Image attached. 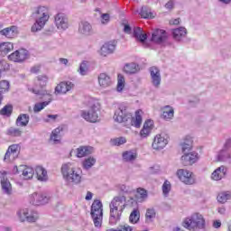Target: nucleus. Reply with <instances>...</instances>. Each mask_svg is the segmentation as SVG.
<instances>
[{"instance_id":"obj_1","label":"nucleus","mask_w":231,"mask_h":231,"mask_svg":"<svg viewBox=\"0 0 231 231\" xmlns=\"http://www.w3.org/2000/svg\"><path fill=\"white\" fill-rule=\"evenodd\" d=\"M114 119L119 124L125 125H133L134 127H140L142 125V116L139 111L135 112V117L129 112V108L125 104H121L116 110Z\"/></svg>"},{"instance_id":"obj_2","label":"nucleus","mask_w":231,"mask_h":231,"mask_svg":"<svg viewBox=\"0 0 231 231\" xmlns=\"http://www.w3.org/2000/svg\"><path fill=\"white\" fill-rule=\"evenodd\" d=\"M125 207V196H116L112 199L109 204V225H111V226H115V225L120 221V217H122V212H124Z\"/></svg>"},{"instance_id":"obj_3","label":"nucleus","mask_w":231,"mask_h":231,"mask_svg":"<svg viewBox=\"0 0 231 231\" xmlns=\"http://www.w3.org/2000/svg\"><path fill=\"white\" fill-rule=\"evenodd\" d=\"M61 174L67 183L79 185L82 181V171L73 166L71 162L65 163L61 166Z\"/></svg>"},{"instance_id":"obj_4","label":"nucleus","mask_w":231,"mask_h":231,"mask_svg":"<svg viewBox=\"0 0 231 231\" xmlns=\"http://www.w3.org/2000/svg\"><path fill=\"white\" fill-rule=\"evenodd\" d=\"M37 14L36 21L32 24L31 28V32L32 33H37V32H41L48 21H50V10L46 6H39L35 12Z\"/></svg>"},{"instance_id":"obj_5","label":"nucleus","mask_w":231,"mask_h":231,"mask_svg":"<svg viewBox=\"0 0 231 231\" xmlns=\"http://www.w3.org/2000/svg\"><path fill=\"white\" fill-rule=\"evenodd\" d=\"M182 226L187 230H203L205 228V218L199 213H194L190 217H186L182 222Z\"/></svg>"},{"instance_id":"obj_6","label":"nucleus","mask_w":231,"mask_h":231,"mask_svg":"<svg viewBox=\"0 0 231 231\" xmlns=\"http://www.w3.org/2000/svg\"><path fill=\"white\" fill-rule=\"evenodd\" d=\"M102 207V201L100 200H94L91 206L90 214L96 227L102 226V217H104V209Z\"/></svg>"},{"instance_id":"obj_7","label":"nucleus","mask_w":231,"mask_h":231,"mask_svg":"<svg viewBox=\"0 0 231 231\" xmlns=\"http://www.w3.org/2000/svg\"><path fill=\"white\" fill-rule=\"evenodd\" d=\"M32 93H34V95H39L40 97H49L48 101L36 103L33 106L34 113H41V111H42L44 107H46L47 106H50V104L51 103V96L48 95V93H46V90H39L35 88L32 89Z\"/></svg>"},{"instance_id":"obj_8","label":"nucleus","mask_w":231,"mask_h":231,"mask_svg":"<svg viewBox=\"0 0 231 231\" xmlns=\"http://www.w3.org/2000/svg\"><path fill=\"white\" fill-rule=\"evenodd\" d=\"M98 113H99L98 107L93 105L88 111L83 110L81 112V116L87 122L95 124L96 122H98Z\"/></svg>"},{"instance_id":"obj_9","label":"nucleus","mask_w":231,"mask_h":231,"mask_svg":"<svg viewBox=\"0 0 231 231\" xmlns=\"http://www.w3.org/2000/svg\"><path fill=\"white\" fill-rule=\"evenodd\" d=\"M177 176L179 180H180L185 185H194V183H196V178L194 177V174L189 171V170H178Z\"/></svg>"},{"instance_id":"obj_10","label":"nucleus","mask_w":231,"mask_h":231,"mask_svg":"<svg viewBox=\"0 0 231 231\" xmlns=\"http://www.w3.org/2000/svg\"><path fill=\"white\" fill-rule=\"evenodd\" d=\"M198 160H199V157L198 152L194 151L184 153L180 158V162L184 167H190V165H194Z\"/></svg>"},{"instance_id":"obj_11","label":"nucleus","mask_w":231,"mask_h":231,"mask_svg":"<svg viewBox=\"0 0 231 231\" xmlns=\"http://www.w3.org/2000/svg\"><path fill=\"white\" fill-rule=\"evenodd\" d=\"M167 143H169V135L160 134L154 137L152 147L155 151H160L161 149H163Z\"/></svg>"},{"instance_id":"obj_12","label":"nucleus","mask_w":231,"mask_h":231,"mask_svg":"<svg viewBox=\"0 0 231 231\" xmlns=\"http://www.w3.org/2000/svg\"><path fill=\"white\" fill-rule=\"evenodd\" d=\"M169 36L167 35V31L163 29H156L152 33L151 42L155 44H163L167 41Z\"/></svg>"},{"instance_id":"obj_13","label":"nucleus","mask_w":231,"mask_h":231,"mask_svg":"<svg viewBox=\"0 0 231 231\" xmlns=\"http://www.w3.org/2000/svg\"><path fill=\"white\" fill-rule=\"evenodd\" d=\"M31 205L39 207L41 205H46L50 201V196L46 194L32 193L29 199Z\"/></svg>"},{"instance_id":"obj_14","label":"nucleus","mask_w":231,"mask_h":231,"mask_svg":"<svg viewBox=\"0 0 231 231\" xmlns=\"http://www.w3.org/2000/svg\"><path fill=\"white\" fill-rule=\"evenodd\" d=\"M75 88V84L71 81H61L60 82L54 90L55 95H66V93L71 91Z\"/></svg>"},{"instance_id":"obj_15","label":"nucleus","mask_w":231,"mask_h":231,"mask_svg":"<svg viewBox=\"0 0 231 231\" xmlns=\"http://www.w3.org/2000/svg\"><path fill=\"white\" fill-rule=\"evenodd\" d=\"M149 70L152 86L154 88H160V85L162 84V74L160 73V69L157 67H151Z\"/></svg>"},{"instance_id":"obj_16","label":"nucleus","mask_w":231,"mask_h":231,"mask_svg":"<svg viewBox=\"0 0 231 231\" xmlns=\"http://www.w3.org/2000/svg\"><path fill=\"white\" fill-rule=\"evenodd\" d=\"M28 58V51L22 49L21 51H16L8 56L9 60L14 62H23Z\"/></svg>"},{"instance_id":"obj_17","label":"nucleus","mask_w":231,"mask_h":231,"mask_svg":"<svg viewBox=\"0 0 231 231\" xmlns=\"http://www.w3.org/2000/svg\"><path fill=\"white\" fill-rule=\"evenodd\" d=\"M55 24L58 30H68V16L66 14L60 13L55 15Z\"/></svg>"},{"instance_id":"obj_18","label":"nucleus","mask_w":231,"mask_h":231,"mask_svg":"<svg viewBox=\"0 0 231 231\" xmlns=\"http://www.w3.org/2000/svg\"><path fill=\"white\" fill-rule=\"evenodd\" d=\"M171 35L176 42H181L187 37V28L179 27L171 31Z\"/></svg>"},{"instance_id":"obj_19","label":"nucleus","mask_w":231,"mask_h":231,"mask_svg":"<svg viewBox=\"0 0 231 231\" xmlns=\"http://www.w3.org/2000/svg\"><path fill=\"white\" fill-rule=\"evenodd\" d=\"M1 187L4 194H7L8 196L12 194V183H10V180L6 177V171L2 173Z\"/></svg>"},{"instance_id":"obj_20","label":"nucleus","mask_w":231,"mask_h":231,"mask_svg":"<svg viewBox=\"0 0 231 231\" xmlns=\"http://www.w3.org/2000/svg\"><path fill=\"white\" fill-rule=\"evenodd\" d=\"M21 214H23L28 223H35V221L39 219V213H37V211H32V209L29 208L22 210Z\"/></svg>"},{"instance_id":"obj_21","label":"nucleus","mask_w":231,"mask_h":231,"mask_svg":"<svg viewBox=\"0 0 231 231\" xmlns=\"http://www.w3.org/2000/svg\"><path fill=\"white\" fill-rule=\"evenodd\" d=\"M20 150H21V147L19 146V144L10 145L4 157V162L10 160V156H13V158H17Z\"/></svg>"},{"instance_id":"obj_22","label":"nucleus","mask_w":231,"mask_h":231,"mask_svg":"<svg viewBox=\"0 0 231 231\" xmlns=\"http://www.w3.org/2000/svg\"><path fill=\"white\" fill-rule=\"evenodd\" d=\"M115 50H116V43L115 42H108L101 47L100 53L103 57H107V55L113 53Z\"/></svg>"},{"instance_id":"obj_23","label":"nucleus","mask_w":231,"mask_h":231,"mask_svg":"<svg viewBox=\"0 0 231 231\" xmlns=\"http://www.w3.org/2000/svg\"><path fill=\"white\" fill-rule=\"evenodd\" d=\"M225 176H226V167H225V166L218 167L211 174V178L215 181H219L220 180H223V178H225Z\"/></svg>"},{"instance_id":"obj_24","label":"nucleus","mask_w":231,"mask_h":231,"mask_svg":"<svg viewBox=\"0 0 231 231\" xmlns=\"http://www.w3.org/2000/svg\"><path fill=\"white\" fill-rule=\"evenodd\" d=\"M79 33L82 35H93V26L88 22H81L79 27Z\"/></svg>"},{"instance_id":"obj_25","label":"nucleus","mask_w":231,"mask_h":231,"mask_svg":"<svg viewBox=\"0 0 231 231\" xmlns=\"http://www.w3.org/2000/svg\"><path fill=\"white\" fill-rule=\"evenodd\" d=\"M30 123V116L28 114H20L15 121L17 127H26Z\"/></svg>"},{"instance_id":"obj_26","label":"nucleus","mask_w":231,"mask_h":231,"mask_svg":"<svg viewBox=\"0 0 231 231\" xmlns=\"http://www.w3.org/2000/svg\"><path fill=\"white\" fill-rule=\"evenodd\" d=\"M93 154V147L91 146H80L77 149L76 156L78 158H84V156H89Z\"/></svg>"},{"instance_id":"obj_27","label":"nucleus","mask_w":231,"mask_h":231,"mask_svg":"<svg viewBox=\"0 0 231 231\" xmlns=\"http://www.w3.org/2000/svg\"><path fill=\"white\" fill-rule=\"evenodd\" d=\"M194 141H192V137H186L184 141L180 143L181 151L183 154L187 152H192V143Z\"/></svg>"},{"instance_id":"obj_28","label":"nucleus","mask_w":231,"mask_h":231,"mask_svg":"<svg viewBox=\"0 0 231 231\" xmlns=\"http://www.w3.org/2000/svg\"><path fill=\"white\" fill-rule=\"evenodd\" d=\"M62 131H64V127L59 126L51 132V140L54 143H60V140L62 138V134H60V133H62Z\"/></svg>"},{"instance_id":"obj_29","label":"nucleus","mask_w":231,"mask_h":231,"mask_svg":"<svg viewBox=\"0 0 231 231\" xmlns=\"http://www.w3.org/2000/svg\"><path fill=\"white\" fill-rule=\"evenodd\" d=\"M98 84L101 88H109L111 86V77L106 73L99 74Z\"/></svg>"},{"instance_id":"obj_30","label":"nucleus","mask_w":231,"mask_h":231,"mask_svg":"<svg viewBox=\"0 0 231 231\" xmlns=\"http://www.w3.org/2000/svg\"><path fill=\"white\" fill-rule=\"evenodd\" d=\"M140 70V67L136 63H126L124 67V71L127 75H134V73H138Z\"/></svg>"},{"instance_id":"obj_31","label":"nucleus","mask_w":231,"mask_h":231,"mask_svg":"<svg viewBox=\"0 0 231 231\" xmlns=\"http://www.w3.org/2000/svg\"><path fill=\"white\" fill-rule=\"evenodd\" d=\"M35 173L39 181H48V171L42 166H37Z\"/></svg>"},{"instance_id":"obj_32","label":"nucleus","mask_w":231,"mask_h":231,"mask_svg":"<svg viewBox=\"0 0 231 231\" xmlns=\"http://www.w3.org/2000/svg\"><path fill=\"white\" fill-rule=\"evenodd\" d=\"M6 134L7 136L18 138L19 136H23V130H21V128L11 126L6 130Z\"/></svg>"},{"instance_id":"obj_33","label":"nucleus","mask_w":231,"mask_h":231,"mask_svg":"<svg viewBox=\"0 0 231 231\" xmlns=\"http://www.w3.org/2000/svg\"><path fill=\"white\" fill-rule=\"evenodd\" d=\"M137 194L135 195L137 201L142 203L143 201H145V199L148 198L147 189L143 188H138L136 189Z\"/></svg>"},{"instance_id":"obj_34","label":"nucleus","mask_w":231,"mask_h":231,"mask_svg":"<svg viewBox=\"0 0 231 231\" xmlns=\"http://www.w3.org/2000/svg\"><path fill=\"white\" fill-rule=\"evenodd\" d=\"M12 50H14V43L12 42H4L0 44V53H2V55H7Z\"/></svg>"},{"instance_id":"obj_35","label":"nucleus","mask_w":231,"mask_h":231,"mask_svg":"<svg viewBox=\"0 0 231 231\" xmlns=\"http://www.w3.org/2000/svg\"><path fill=\"white\" fill-rule=\"evenodd\" d=\"M156 218V209L154 208H150L146 209L145 221L146 223H152Z\"/></svg>"},{"instance_id":"obj_36","label":"nucleus","mask_w":231,"mask_h":231,"mask_svg":"<svg viewBox=\"0 0 231 231\" xmlns=\"http://www.w3.org/2000/svg\"><path fill=\"white\" fill-rule=\"evenodd\" d=\"M15 32H17V27L11 26L0 31V34L5 35V37H7L8 39H11V37H14V33H15Z\"/></svg>"},{"instance_id":"obj_37","label":"nucleus","mask_w":231,"mask_h":231,"mask_svg":"<svg viewBox=\"0 0 231 231\" xmlns=\"http://www.w3.org/2000/svg\"><path fill=\"white\" fill-rule=\"evenodd\" d=\"M95 163H97V159H95V157H88L83 161V169H85V171H89Z\"/></svg>"},{"instance_id":"obj_38","label":"nucleus","mask_w":231,"mask_h":231,"mask_svg":"<svg viewBox=\"0 0 231 231\" xmlns=\"http://www.w3.org/2000/svg\"><path fill=\"white\" fill-rule=\"evenodd\" d=\"M140 15L143 19H152V13L151 9L147 6H143L140 11Z\"/></svg>"},{"instance_id":"obj_39","label":"nucleus","mask_w":231,"mask_h":231,"mask_svg":"<svg viewBox=\"0 0 231 231\" xmlns=\"http://www.w3.org/2000/svg\"><path fill=\"white\" fill-rule=\"evenodd\" d=\"M163 118L166 120H171L174 117V109L169 106L164 107V111L162 113Z\"/></svg>"},{"instance_id":"obj_40","label":"nucleus","mask_w":231,"mask_h":231,"mask_svg":"<svg viewBox=\"0 0 231 231\" xmlns=\"http://www.w3.org/2000/svg\"><path fill=\"white\" fill-rule=\"evenodd\" d=\"M14 112V106L12 105H6L0 110L2 116H12Z\"/></svg>"},{"instance_id":"obj_41","label":"nucleus","mask_w":231,"mask_h":231,"mask_svg":"<svg viewBox=\"0 0 231 231\" xmlns=\"http://www.w3.org/2000/svg\"><path fill=\"white\" fill-rule=\"evenodd\" d=\"M123 160L125 162H134L136 160V153L132 151H126L123 152Z\"/></svg>"},{"instance_id":"obj_42","label":"nucleus","mask_w":231,"mask_h":231,"mask_svg":"<svg viewBox=\"0 0 231 231\" xmlns=\"http://www.w3.org/2000/svg\"><path fill=\"white\" fill-rule=\"evenodd\" d=\"M10 91V81L8 80H1L0 81V95L5 93H8Z\"/></svg>"},{"instance_id":"obj_43","label":"nucleus","mask_w":231,"mask_h":231,"mask_svg":"<svg viewBox=\"0 0 231 231\" xmlns=\"http://www.w3.org/2000/svg\"><path fill=\"white\" fill-rule=\"evenodd\" d=\"M22 174L23 176V180H32L35 171H33V168L26 166Z\"/></svg>"},{"instance_id":"obj_44","label":"nucleus","mask_w":231,"mask_h":231,"mask_svg":"<svg viewBox=\"0 0 231 231\" xmlns=\"http://www.w3.org/2000/svg\"><path fill=\"white\" fill-rule=\"evenodd\" d=\"M130 223L136 224L140 221V211L138 209H134L129 217Z\"/></svg>"},{"instance_id":"obj_45","label":"nucleus","mask_w":231,"mask_h":231,"mask_svg":"<svg viewBox=\"0 0 231 231\" xmlns=\"http://www.w3.org/2000/svg\"><path fill=\"white\" fill-rule=\"evenodd\" d=\"M230 152L227 150H221L218 154V160L219 162H228L230 160Z\"/></svg>"},{"instance_id":"obj_46","label":"nucleus","mask_w":231,"mask_h":231,"mask_svg":"<svg viewBox=\"0 0 231 231\" xmlns=\"http://www.w3.org/2000/svg\"><path fill=\"white\" fill-rule=\"evenodd\" d=\"M124 88H125V79L122 74H118L117 76V91L120 93V91L124 90Z\"/></svg>"},{"instance_id":"obj_47","label":"nucleus","mask_w":231,"mask_h":231,"mask_svg":"<svg viewBox=\"0 0 231 231\" xmlns=\"http://www.w3.org/2000/svg\"><path fill=\"white\" fill-rule=\"evenodd\" d=\"M112 145H116V147H120V145H124V143H127V139L125 137H117L111 139Z\"/></svg>"},{"instance_id":"obj_48","label":"nucleus","mask_w":231,"mask_h":231,"mask_svg":"<svg viewBox=\"0 0 231 231\" xmlns=\"http://www.w3.org/2000/svg\"><path fill=\"white\" fill-rule=\"evenodd\" d=\"M231 196L228 193L223 192L219 193L217 199L219 203H226L230 199Z\"/></svg>"},{"instance_id":"obj_49","label":"nucleus","mask_w":231,"mask_h":231,"mask_svg":"<svg viewBox=\"0 0 231 231\" xmlns=\"http://www.w3.org/2000/svg\"><path fill=\"white\" fill-rule=\"evenodd\" d=\"M38 84L40 88H46V84H48V76L41 75L37 77Z\"/></svg>"},{"instance_id":"obj_50","label":"nucleus","mask_w":231,"mask_h":231,"mask_svg":"<svg viewBox=\"0 0 231 231\" xmlns=\"http://www.w3.org/2000/svg\"><path fill=\"white\" fill-rule=\"evenodd\" d=\"M171 182L169 180H165L162 184V193L164 196H169V192H171Z\"/></svg>"},{"instance_id":"obj_51","label":"nucleus","mask_w":231,"mask_h":231,"mask_svg":"<svg viewBox=\"0 0 231 231\" xmlns=\"http://www.w3.org/2000/svg\"><path fill=\"white\" fill-rule=\"evenodd\" d=\"M79 72L83 76L88 75V61H83L80 64Z\"/></svg>"},{"instance_id":"obj_52","label":"nucleus","mask_w":231,"mask_h":231,"mask_svg":"<svg viewBox=\"0 0 231 231\" xmlns=\"http://www.w3.org/2000/svg\"><path fill=\"white\" fill-rule=\"evenodd\" d=\"M10 69V64L5 60H0V75L3 71H8Z\"/></svg>"},{"instance_id":"obj_53","label":"nucleus","mask_w":231,"mask_h":231,"mask_svg":"<svg viewBox=\"0 0 231 231\" xmlns=\"http://www.w3.org/2000/svg\"><path fill=\"white\" fill-rule=\"evenodd\" d=\"M136 39L143 43L144 48H147V43L145 42L147 41V34L142 32L141 34L138 35Z\"/></svg>"},{"instance_id":"obj_54","label":"nucleus","mask_w":231,"mask_h":231,"mask_svg":"<svg viewBox=\"0 0 231 231\" xmlns=\"http://www.w3.org/2000/svg\"><path fill=\"white\" fill-rule=\"evenodd\" d=\"M119 190H121V192H123L124 194H129L133 192V189H131L129 186H125V184L119 186Z\"/></svg>"},{"instance_id":"obj_55","label":"nucleus","mask_w":231,"mask_h":231,"mask_svg":"<svg viewBox=\"0 0 231 231\" xmlns=\"http://www.w3.org/2000/svg\"><path fill=\"white\" fill-rule=\"evenodd\" d=\"M140 134L142 138H147V136L151 134V129L146 128L145 126H143V129L141 130Z\"/></svg>"},{"instance_id":"obj_56","label":"nucleus","mask_w":231,"mask_h":231,"mask_svg":"<svg viewBox=\"0 0 231 231\" xmlns=\"http://www.w3.org/2000/svg\"><path fill=\"white\" fill-rule=\"evenodd\" d=\"M110 19H111V16L109 15V14H101L102 24H107V23H109Z\"/></svg>"},{"instance_id":"obj_57","label":"nucleus","mask_w":231,"mask_h":231,"mask_svg":"<svg viewBox=\"0 0 231 231\" xmlns=\"http://www.w3.org/2000/svg\"><path fill=\"white\" fill-rule=\"evenodd\" d=\"M59 118V115H47V118L44 119V122H55Z\"/></svg>"},{"instance_id":"obj_58","label":"nucleus","mask_w":231,"mask_h":231,"mask_svg":"<svg viewBox=\"0 0 231 231\" xmlns=\"http://www.w3.org/2000/svg\"><path fill=\"white\" fill-rule=\"evenodd\" d=\"M152 125H154V122L151 119H148L145 121L143 127H146L147 129H150V131H152Z\"/></svg>"},{"instance_id":"obj_59","label":"nucleus","mask_w":231,"mask_h":231,"mask_svg":"<svg viewBox=\"0 0 231 231\" xmlns=\"http://www.w3.org/2000/svg\"><path fill=\"white\" fill-rule=\"evenodd\" d=\"M43 35H53L55 33V27H50L49 29H46L43 32Z\"/></svg>"},{"instance_id":"obj_60","label":"nucleus","mask_w":231,"mask_h":231,"mask_svg":"<svg viewBox=\"0 0 231 231\" xmlns=\"http://www.w3.org/2000/svg\"><path fill=\"white\" fill-rule=\"evenodd\" d=\"M142 33H143V31L142 30V28L140 27H136L134 29V37H135V39L141 35Z\"/></svg>"},{"instance_id":"obj_61","label":"nucleus","mask_w":231,"mask_h":231,"mask_svg":"<svg viewBox=\"0 0 231 231\" xmlns=\"http://www.w3.org/2000/svg\"><path fill=\"white\" fill-rule=\"evenodd\" d=\"M119 231H133V227L128 225H124L120 226Z\"/></svg>"},{"instance_id":"obj_62","label":"nucleus","mask_w":231,"mask_h":231,"mask_svg":"<svg viewBox=\"0 0 231 231\" xmlns=\"http://www.w3.org/2000/svg\"><path fill=\"white\" fill-rule=\"evenodd\" d=\"M165 8H167V10H172V8H174V1L170 0L168 3H166Z\"/></svg>"},{"instance_id":"obj_63","label":"nucleus","mask_w":231,"mask_h":231,"mask_svg":"<svg viewBox=\"0 0 231 231\" xmlns=\"http://www.w3.org/2000/svg\"><path fill=\"white\" fill-rule=\"evenodd\" d=\"M229 149H231V139H229L226 142V143L224 144V148H223L224 151H227V152Z\"/></svg>"},{"instance_id":"obj_64","label":"nucleus","mask_w":231,"mask_h":231,"mask_svg":"<svg viewBox=\"0 0 231 231\" xmlns=\"http://www.w3.org/2000/svg\"><path fill=\"white\" fill-rule=\"evenodd\" d=\"M132 30L133 29L131 28L130 24H125L124 25V32H125V33H131Z\"/></svg>"}]
</instances>
